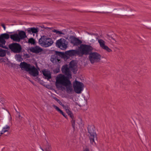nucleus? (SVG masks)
<instances>
[{
	"label": "nucleus",
	"instance_id": "9d476101",
	"mask_svg": "<svg viewBox=\"0 0 151 151\" xmlns=\"http://www.w3.org/2000/svg\"><path fill=\"white\" fill-rule=\"evenodd\" d=\"M68 42L64 39H60L56 41V46L63 50H65L67 47Z\"/></svg>",
	"mask_w": 151,
	"mask_h": 151
},
{
	"label": "nucleus",
	"instance_id": "39448f33",
	"mask_svg": "<svg viewBox=\"0 0 151 151\" xmlns=\"http://www.w3.org/2000/svg\"><path fill=\"white\" fill-rule=\"evenodd\" d=\"M27 37L25 32L23 31H20L18 34H14L11 35L10 37L11 40L17 42H19L21 40Z\"/></svg>",
	"mask_w": 151,
	"mask_h": 151
},
{
	"label": "nucleus",
	"instance_id": "bb28decb",
	"mask_svg": "<svg viewBox=\"0 0 151 151\" xmlns=\"http://www.w3.org/2000/svg\"><path fill=\"white\" fill-rule=\"evenodd\" d=\"M52 32L56 33V34H57L58 35H60L61 34L63 35H65V34L63 32H62L56 29L53 30L52 31Z\"/></svg>",
	"mask_w": 151,
	"mask_h": 151
},
{
	"label": "nucleus",
	"instance_id": "c756f323",
	"mask_svg": "<svg viewBox=\"0 0 151 151\" xmlns=\"http://www.w3.org/2000/svg\"><path fill=\"white\" fill-rule=\"evenodd\" d=\"M108 39L113 43H115L116 42V40L114 38L109 35H108Z\"/></svg>",
	"mask_w": 151,
	"mask_h": 151
},
{
	"label": "nucleus",
	"instance_id": "393cba45",
	"mask_svg": "<svg viewBox=\"0 0 151 151\" xmlns=\"http://www.w3.org/2000/svg\"><path fill=\"white\" fill-rule=\"evenodd\" d=\"M47 144L45 148V151H51L52 149V147L51 145L47 141Z\"/></svg>",
	"mask_w": 151,
	"mask_h": 151
},
{
	"label": "nucleus",
	"instance_id": "7ed1b4c3",
	"mask_svg": "<svg viewBox=\"0 0 151 151\" xmlns=\"http://www.w3.org/2000/svg\"><path fill=\"white\" fill-rule=\"evenodd\" d=\"M53 42L52 39L45 36H42L39 40L40 45L44 47H47L51 46Z\"/></svg>",
	"mask_w": 151,
	"mask_h": 151
},
{
	"label": "nucleus",
	"instance_id": "72a5a7b5",
	"mask_svg": "<svg viewBox=\"0 0 151 151\" xmlns=\"http://www.w3.org/2000/svg\"><path fill=\"white\" fill-rule=\"evenodd\" d=\"M1 26L3 27L4 29L5 30L6 28L5 25L3 23H2L1 24Z\"/></svg>",
	"mask_w": 151,
	"mask_h": 151
},
{
	"label": "nucleus",
	"instance_id": "9b49d317",
	"mask_svg": "<svg viewBox=\"0 0 151 151\" xmlns=\"http://www.w3.org/2000/svg\"><path fill=\"white\" fill-rule=\"evenodd\" d=\"M9 35L7 33L2 34L0 35V43H1V47L6 48L5 46L6 41L5 40L9 39Z\"/></svg>",
	"mask_w": 151,
	"mask_h": 151
},
{
	"label": "nucleus",
	"instance_id": "f3484780",
	"mask_svg": "<svg viewBox=\"0 0 151 151\" xmlns=\"http://www.w3.org/2000/svg\"><path fill=\"white\" fill-rule=\"evenodd\" d=\"M32 66L30 64L24 62L21 63L20 65V67L22 70H25L27 71H29Z\"/></svg>",
	"mask_w": 151,
	"mask_h": 151
},
{
	"label": "nucleus",
	"instance_id": "6ab92c4d",
	"mask_svg": "<svg viewBox=\"0 0 151 151\" xmlns=\"http://www.w3.org/2000/svg\"><path fill=\"white\" fill-rule=\"evenodd\" d=\"M42 73L44 76L45 77V78L49 80L51 78V74L50 72V71L44 70L42 71Z\"/></svg>",
	"mask_w": 151,
	"mask_h": 151
},
{
	"label": "nucleus",
	"instance_id": "a878e982",
	"mask_svg": "<svg viewBox=\"0 0 151 151\" xmlns=\"http://www.w3.org/2000/svg\"><path fill=\"white\" fill-rule=\"evenodd\" d=\"M6 54V52L5 50L0 48V56H4Z\"/></svg>",
	"mask_w": 151,
	"mask_h": 151
},
{
	"label": "nucleus",
	"instance_id": "aec40b11",
	"mask_svg": "<svg viewBox=\"0 0 151 151\" xmlns=\"http://www.w3.org/2000/svg\"><path fill=\"white\" fill-rule=\"evenodd\" d=\"M78 53V51L76 50H69L65 52L66 55L69 56H72L75 55L76 54Z\"/></svg>",
	"mask_w": 151,
	"mask_h": 151
},
{
	"label": "nucleus",
	"instance_id": "1a4fd4ad",
	"mask_svg": "<svg viewBox=\"0 0 151 151\" xmlns=\"http://www.w3.org/2000/svg\"><path fill=\"white\" fill-rule=\"evenodd\" d=\"M9 47L12 51L15 53L20 52L22 50L20 45L17 43H13L9 45Z\"/></svg>",
	"mask_w": 151,
	"mask_h": 151
},
{
	"label": "nucleus",
	"instance_id": "412c9836",
	"mask_svg": "<svg viewBox=\"0 0 151 151\" xmlns=\"http://www.w3.org/2000/svg\"><path fill=\"white\" fill-rule=\"evenodd\" d=\"M27 30L28 33L31 34L33 33H36L38 32V28L34 27L28 28Z\"/></svg>",
	"mask_w": 151,
	"mask_h": 151
},
{
	"label": "nucleus",
	"instance_id": "c85d7f7f",
	"mask_svg": "<svg viewBox=\"0 0 151 151\" xmlns=\"http://www.w3.org/2000/svg\"><path fill=\"white\" fill-rule=\"evenodd\" d=\"M76 119H72L71 122L72 123V126L74 129H75V124Z\"/></svg>",
	"mask_w": 151,
	"mask_h": 151
},
{
	"label": "nucleus",
	"instance_id": "ea45409f",
	"mask_svg": "<svg viewBox=\"0 0 151 151\" xmlns=\"http://www.w3.org/2000/svg\"><path fill=\"white\" fill-rule=\"evenodd\" d=\"M1 102L2 104H4V102L3 101L2 102L1 101Z\"/></svg>",
	"mask_w": 151,
	"mask_h": 151
},
{
	"label": "nucleus",
	"instance_id": "4c0bfd02",
	"mask_svg": "<svg viewBox=\"0 0 151 151\" xmlns=\"http://www.w3.org/2000/svg\"><path fill=\"white\" fill-rule=\"evenodd\" d=\"M8 112V113L9 114V117H10V118H9V120H11V119H12V117L11 116L10 114L9 113V112Z\"/></svg>",
	"mask_w": 151,
	"mask_h": 151
},
{
	"label": "nucleus",
	"instance_id": "2eb2a0df",
	"mask_svg": "<svg viewBox=\"0 0 151 151\" xmlns=\"http://www.w3.org/2000/svg\"><path fill=\"white\" fill-rule=\"evenodd\" d=\"M29 73L34 77L37 76L39 75L37 69L34 66H32L28 71Z\"/></svg>",
	"mask_w": 151,
	"mask_h": 151
},
{
	"label": "nucleus",
	"instance_id": "4be33fe9",
	"mask_svg": "<svg viewBox=\"0 0 151 151\" xmlns=\"http://www.w3.org/2000/svg\"><path fill=\"white\" fill-rule=\"evenodd\" d=\"M70 68L73 70H76L77 68V64L76 62L74 60L72 61L70 63Z\"/></svg>",
	"mask_w": 151,
	"mask_h": 151
},
{
	"label": "nucleus",
	"instance_id": "dca6fc26",
	"mask_svg": "<svg viewBox=\"0 0 151 151\" xmlns=\"http://www.w3.org/2000/svg\"><path fill=\"white\" fill-rule=\"evenodd\" d=\"M70 43L74 46H78L81 44L82 41L74 37H72L70 38Z\"/></svg>",
	"mask_w": 151,
	"mask_h": 151
},
{
	"label": "nucleus",
	"instance_id": "f8f14e48",
	"mask_svg": "<svg viewBox=\"0 0 151 151\" xmlns=\"http://www.w3.org/2000/svg\"><path fill=\"white\" fill-rule=\"evenodd\" d=\"M98 39V42L99 43L100 47L103 49L106 50L108 52H111L112 50L107 46L105 45L106 42L105 41L102 39Z\"/></svg>",
	"mask_w": 151,
	"mask_h": 151
},
{
	"label": "nucleus",
	"instance_id": "423d86ee",
	"mask_svg": "<svg viewBox=\"0 0 151 151\" xmlns=\"http://www.w3.org/2000/svg\"><path fill=\"white\" fill-rule=\"evenodd\" d=\"M88 57L91 63L93 64L99 62L101 60V56L96 52H91Z\"/></svg>",
	"mask_w": 151,
	"mask_h": 151
},
{
	"label": "nucleus",
	"instance_id": "a211bd4d",
	"mask_svg": "<svg viewBox=\"0 0 151 151\" xmlns=\"http://www.w3.org/2000/svg\"><path fill=\"white\" fill-rule=\"evenodd\" d=\"M68 84L65 85L64 86L66 87L67 92L69 94L70 93L73 91L72 84L70 81L68 83Z\"/></svg>",
	"mask_w": 151,
	"mask_h": 151
},
{
	"label": "nucleus",
	"instance_id": "6e6552de",
	"mask_svg": "<svg viewBox=\"0 0 151 151\" xmlns=\"http://www.w3.org/2000/svg\"><path fill=\"white\" fill-rule=\"evenodd\" d=\"M73 87L75 92L77 93H80L83 90L84 85L82 83L76 80L73 83Z\"/></svg>",
	"mask_w": 151,
	"mask_h": 151
},
{
	"label": "nucleus",
	"instance_id": "58836bf2",
	"mask_svg": "<svg viewBox=\"0 0 151 151\" xmlns=\"http://www.w3.org/2000/svg\"><path fill=\"white\" fill-rule=\"evenodd\" d=\"M58 103H59L60 104V105H61V106H62V105H64L63 104H62V103L60 101H58Z\"/></svg>",
	"mask_w": 151,
	"mask_h": 151
},
{
	"label": "nucleus",
	"instance_id": "0eeeda50",
	"mask_svg": "<svg viewBox=\"0 0 151 151\" xmlns=\"http://www.w3.org/2000/svg\"><path fill=\"white\" fill-rule=\"evenodd\" d=\"M63 55L61 52L56 51L54 55L51 56L50 60L53 63L56 64L61 62V59Z\"/></svg>",
	"mask_w": 151,
	"mask_h": 151
},
{
	"label": "nucleus",
	"instance_id": "2f4dec72",
	"mask_svg": "<svg viewBox=\"0 0 151 151\" xmlns=\"http://www.w3.org/2000/svg\"><path fill=\"white\" fill-rule=\"evenodd\" d=\"M68 115L72 119H75L72 113L70 114H69Z\"/></svg>",
	"mask_w": 151,
	"mask_h": 151
},
{
	"label": "nucleus",
	"instance_id": "f03ea898",
	"mask_svg": "<svg viewBox=\"0 0 151 151\" xmlns=\"http://www.w3.org/2000/svg\"><path fill=\"white\" fill-rule=\"evenodd\" d=\"M93 48L91 46L85 44H81L78 50V54L80 56L83 55H89L93 50Z\"/></svg>",
	"mask_w": 151,
	"mask_h": 151
},
{
	"label": "nucleus",
	"instance_id": "ddd939ff",
	"mask_svg": "<svg viewBox=\"0 0 151 151\" xmlns=\"http://www.w3.org/2000/svg\"><path fill=\"white\" fill-rule=\"evenodd\" d=\"M29 50L31 52L33 53L37 54L42 52L43 50L40 46H36L30 47Z\"/></svg>",
	"mask_w": 151,
	"mask_h": 151
},
{
	"label": "nucleus",
	"instance_id": "c9c22d12",
	"mask_svg": "<svg viewBox=\"0 0 151 151\" xmlns=\"http://www.w3.org/2000/svg\"><path fill=\"white\" fill-rule=\"evenodd\" d=\"M54 99H55V100H56L58 102L59 101V100L56 97H54Z\"/></svg>",
	"mask_w": 151,
	"mask_h": 151
},
{
	"label": "nucleus",
	"instance_id": "7c9ffc66",
	"mask_svg": "<svg viewBox=\"0 0 151 151\" xmlns=\"http://www.w3.org/2000/svg\"><path fill=\"white\" fill-rule=\"evenodd\" d=\"M62 106L63 107V108L65 109V110L66 111L67 109H69V107L68 106V105H62Z\"/></svg>",
	"mask_w": 151,
	"mask_h": 151
},
{
	"label": "nucleus",
	"instance_id": "cd10ccee",
	"mask_svg": "<svg viewBox=\"0 0 151 151\" xmlns=\"http://www.w3.org/2000/svg\"><path fill=\"white\" fill-rule=\"evenodd\" d=\"M28 42L31 44L34 45L35 43V40L32 38H29L28 41Z\"/></svg>",
	"mask_w": 151,
	"mask_h": 151
},
{
	"label": "nucleus",
	"instance_id": "b1692460",
	"mask_svg": "<svg viewBox=\"0 0 151 151\" xmlns=\"http://www.w3.org/2000/svg\"><path fill=\"white\" fill-rule=\"evenodd\" d=\"M10 129V127L6 125L5 127H4L2 131L0 132V134H2L5 132H8Z\"/></svg>",
	"mask_w": 151,
	"mask_h": 151
},
{
	"label": "nucleus",
	"instance_id": "f257e3e1",
	"mask_svg": "<svg viewBox=\"0 0 151 151\" xmlns=\"http://www.w3.org/2000/svg\"><path fill=\"white\" fill-rule=\"evenodd\" d=\"M70 78L62 74L58 75L56 78L55 85L57 88H61L65 85H67V83L70 81Z\"/></svg>",
	"mask_w": 151,
	"mask_h": 151
},
{
	"label": "nucleus",
	"instance_id": "473e14b6",
	"mask_svg": "<svg viewBox=\"0 0 151 151\" xmlns=\"http://www.w3.org/2000/svg\"><path fill=\"white\" fill-rule=\"evenodd\" d=\"M66 111V113L68 114V115L72 113V112L69 110V109H67Z\"/></svg>",
	"mask_w": 151,
	"mask_h": 151
},
{
	"label": "nucleus",
	"instance_id": "20e7f679",
	"mask_svg": "<svg viewBox=\"0 0 151 151\" xmlns=\"http://www.w3.org/2000/svg\"><path fill=\"white\" fill-rule=\"evenodd\" d=\"M88 132L91 143L92 144H95V139L97 138L96 134L95 132V128L93 125L88 126Z\"/></svg>",
	"mask_w": 151,
	"mask_h": 151
},
{
	"label": "nucleus",
	"instance_id": "5701e85b",
	"mask_svg": "<svg viewBox=\"0 0 151 151\" xmlns=\"http://www.w3.org/2000/svg\"><path fill=\"white\" fill-rule=\"evenodd\" d=\"M52 106L57 111L60 113L65 118H67V116L65 113H64L58 107L55 105H53Z\"/></svg>",
	"mask_w": 151,
	"mask_h": 151
},
{
	"label": "nucleus",
	"instance_id": "e433bc0d",
	"mask_svg": "<svg viewBox=\"0 0 151 151\" xmlns=\"http://www.w3.org/2000/svg\"><path fill=\"white\" fill-rule=\"evenodd\" d=\"M84 151H89V150L88 149L86 148L84 149Z\"/></svg>",
	"mask_w": 151,
	"mask_h": 151
},
{
	"label": "nucleus",
	"instance_id": "f704fd0d",
	"mask_svg": "<svg viewBox=\"0 0 151 151\" xmlns=\"http://www.w3.org/2000/svg\"><path fill=\"white\" fill-rule=\"evenodd\" d=\"M18 117L20 120H22V117L21 116V115L19 113V114H18Z\"/></svg>",
	"mask_w": 151,
	"mask_h": 151
},
{
	"label": "nucleus",
	"instance_id": "4468645a",
	"mask_svg": "<svg viewBox=\"0 0 151 151\" xmlns=\"http://www.w3.org/2000/svg\"><path fill=\"white\" fill-rule=\"evenodd\" d=\"M62 71L63 73L67 76V77L70 78H71L70 72L67 65H66L62 66Z\"/></svg>",
	"mask_w": 151,
	"mask_h": 151
}]
</instances>
